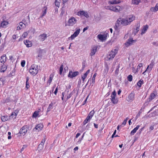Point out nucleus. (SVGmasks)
<instances>
[{
  "instance_id": "obj_51",
  "label": "nucleus",
  "mask_w": 158,
  "mask_h": 158,
  "mask_svg": "<svg viewBox=\"0 0 158 158\" xmlns=\"http://www.w3.org/2000/svg\"><path fill=\"white\" fill-rule=\"evenodd\" d=\"M132 76L131 75H129L128 77V80L129 81H132Z\"/></svg>"
},
{
  "instance_id": "obj_16",
  "label": "nucleus",
  "mask_w": 158,
  "mask_h": 158,
  "mask_svg": "<svg viewBox=\"0 0 158 158\" xmlns=\"http://www.w3.org/2000/svg\"><path fill=\"white\" fill-rule=\"evenodd\" d=\"M27 131V129L24 127H23L20 129L19 133L22 135H24L26 133Z\"/></svg>"
},
{
  "instance_id": "obj_20",
  "label": "nucleus",
  "mask_w": 158,
  "mask_h": 158,
  "mask_svg": "<svg viewBox=\"0 0 158 158\" xmlns=\"http://www.w3.org/2000/svg\"><path fill=\"white\" fill-rule=\"evenodd\" d=\"M151 12H156L158 10V3L156 4L155 7H152L150 9Z\"/></svg>"
},
{
  "instance_id": "obj_13",
  "label": "nucleus",
  "mask_w": 158,
  "mask_h": 158,
  "mask_svg": "<svg viewBox=\"0 0 158 158\" xmlns=\"http://www.w3.org/2000/svg\"><path fill=\"white\" fill-rule=\"evenodd\" d=\"M18 112L19 111L18 110H15L14 112H12L9 117V118H10V119L12 118H15L18 114Z\"/></svg>"
},
{
  "instance_id": "obj_17",
  "label": "nucleus",
  "mask_w": 158,
  "mask_h": 158,
  "mask_svg": "<svg viewBox=\"0 0 158 158\" xmlns=\"http://www.w3.org/2000/svg\"><path fill=\"white\" fill-rule=\"evenodd\" d=\"M126 19L130 24L135 19V16L134 15H130L127 17Z\"/></svg>"
},
{
  "instance_id": "obj_41",
  "label": "nucleus",
  "mask_w": 158,
  "mask_h": 158,
  "mask_svg": "<svg viewBox=\"0 0 158 158\" xmlns=\"http://www.w3.org/2000/svg\"><path fill=\"white\" fill-rule=\"evenodd\" d=\"M61 1L60 0H56L55 2V4L56 6L59 7L60 3Z\"/></svg>"
},
{
  "instance_id": "obj_3",
  "label": "nucleus",
  "mask_w": 158,
  "mask_h": 158,
  "mask_svg": "<svg viewBox=\"0 0 158 158\" xmlns=\"http://www.w3.org/2000/svg\"><path fill=\"white\" fill-rule=\"evenodd\" d=\"M107 9L108 10L117 12L120 11L122 9V8L118 6H107Z\"/></svg>"
},
{
  "instance_id": "obj_2",
  "label": "nucleus",
  "mask_w": 158,
  "mask_h": 158,
  "mask_svg": "<svg viewBox=\"0 0 158 158\" xmlns=\"http://www.w3.org/2000/svg\"><path fill=\"white\" fill-rule=\"evenodd\" d=\"M29 72L31 75L35 76L38 72V66L35 64L32 65L30 68Z\"/></svg>"
},
{
  "instance_id": "obj_6",
  "label": "nucleus",
  "mask_w": 158,
  "mask_h": 158,
  "mask_svg": "<svg viewBox=\"0 0 158 158\" xmlns=\"http://www.w3.org/2000/svg\"><path fill=\"white\" fill-rule=\"evenodd\" d=\"M79 74L78 71L73 72L72 71H69L68 75V77L73 78Z\"/></svg>"
},
{
  "instance_id": "obj_49",
  "label": "nucleus",
  "mask_w": 158,
  "mask_h": 158,
  "mask_svg": "<svg viewBox=\"0 0 158 158\" xmlns=\"http://www.w3.org/2000/svg\"><path fill=\"white\" fill-rule=\"evenodd\" d=\"M28 33L27 32H24L22 35V36L23 37V38H25L26 37Z\"/></svg>"
},
{
  "instance_id": "obj_37",
  "label": "nucleus",
  "mask_w": 158,
  "mask_h": 158,
  "mask_svg": "<svg viewBox=\"0 0 158 158\" xmlns=\"http://www.w3.org/2000/svg\"><path fill=\"white\" fill-rule=\"evenodd\" d=\"M143 66V64L142 63H139L137 67L136 72H138L140 69V68Z\"/></svg>"
},
{
  "instance_id": "obj_39",
  "label": "nucleus",
  "mask_w": 158,
  "mask_h": 158,
  "mask_svg": "<svg viewBox=\"0 0 158 158\" xmlns=\"http://www.w3.org/2000/svg\"><path fill=\"white\" fill-rule=\"evenodd\" d=\"M133 4L135 5H138L140 2V0H132Z\"/></svg>"
},
{
  "instance_id": "obj_28",
  "label": "nucleus",
  "mask_w": 158,
  "mask_h": 158,
  "mask_svg": "<svg viewBox=\"0 0 158 158\" xmlns=\"http://www.w3.org/2000/svg\"><path fill=\"white\" fill-rule=\"evenodd\" d=\"M1 68L0 69V71L1 72H4L6 69V65L3 64H2V65H1Z\"/></svg>"
},
{
  "instance_id": "obj_21",
  "label": "nucleus",
  "mask_w": 158,
  "mask_h": 158,
  "mask_svg": "<svg viewBox=\"0 0 158 158\" xmlns=\"http://www.w3.org/2000/svg\"><path fill=\"white\" fill-rule=\"evenodd\" d=\"M90 71V69L88 70L86 72L81 76V79L82 80L83 82H84L85 79L87 77L88 74L89 73Z\"/></svg>"
},
{
  "instance_id": "obj_52",
  "label": "nucleus",
  "mask_w": 158,
  "mask_h": 158,
  "mask_svg": "<svg viewBox=\"0 0 158 158\" xmlns=\"http://www.w3.org/2000/svg\"><path fill=\"white\" fill-rule=\"evenodd\" d=\"M19 26L22 28V29L25 27H24V26L23 24V22H21L19 23Z\"/></svg>"
},
{
  "instance_id": "obj_31",
  "label": "nucleus",
  "mask_w": 158,
  "mask_h": 158,
  "mask_svg": "<svg viewBox=\"0 0 158 158\" xmlns=\"http://www.w3.org/2000/svg\"><path fill=\"white\" fill-rule=\"evenodd\" d=\"M43 126L42 124H39L37 125L35 127V129L38 131L41 130L43 128Z\"/></svg>"
},
{
  "instance_id": "obj_27",
  "label": "nucleus",
  "mask_w": 158,
  "mask_h": 158,
  "mask_svg": "<svg viewBox=\"0 0 158 158\" xmlns=\"http://www.w3.org/2000/svg\"><path fill=\"white\" fill-rule=\"evenodd\" d=\"M53 75L51 74L49 76V79L47 82V85L48 86L52 82L53 77Z\"/></svg>"
},
{
  "instance_id": "obj_26",
  "label": "nucleus",
  "mask_w": 158,
  "mask_h": 158,
  "mask_svg": "<svg viewBox=\"0 0 158 158\" xmlns=\"http://www.w3.org/2000/svg\"><path fill=\"white\" fill-rule=\"evenodd\" d=\"M8 24L9 23L7 21H4L2 22L1 24V26L3 28L6 27Z\"/></svg>"
},
{
  "instance_id": "obj_8",
  "label": "nucleus",
  "mask_w": 158,
  "mask_h": 158,
  "mask_svg": "<svg viewBox=\"0 0 158 158\" xmlns=\"http://www.w3.org/2000/svg\"><path fill=\"white\" fill-rule=\"evenodd\" d=\"M107 37V35L99 34L98 35L97 37L98 39L102 41L106 40Z\"/></svg>"
},
{
  "instance_id": "obj_32",
  "label": "nucleus",
  "mask_w": 158,
  "mask_h": 158,
  "mask_svg": "<svg viewBox=\"0 0 158 158\" xmlns=\"http://www.w3.org/2000/svg\"><path fill=\"white\" fill-rule=\"evenodd\" d=\"M1 120L3 122H5L7 120H10L9 117H8L6 116H3L1 117Z\"/></svg>"
},
{
  "instance_id": "obj_4",
  "label": "nucleus",
  "mask_w": 158,
  "mask_h": 158,
  "mask_svg": "<svg viewBox=\"0 0 158 158\" xmlns=\"http://www.w3.org/2000/svg\"><path fill=\"white\" fill-rule=\"evenodd\" d=\"M77 21V20L74 17H72L69 19L67 25L69 26H73L76 24Z\"/></svg>"
},
{
  "instance_id": "obj_57",
  "label": "nucleus",
  "mask_w": 158,
  "mask_h": 158,
  "mask_svg": "<svg viewBox=\"0 0 158 158\" xmlns=\"http://www.w3.org/2000/svg\"><path fill=\"white\" fill-rule=\"evenodd\" d=\"M126 120H124L122 123L121 126H122L123 127L126 124Z\"/></svg>"
},
{
  "instance_id": "obj_36",
  "label": "nucleus",
  "mask_w": 158,
  "mask_h": 158,
  "mask_svg": "<svg viewBox=\"0 0 158 158\" xmlns=\"http://www.w3.org/2000/svg\"><path fill=\"white\" fill-rule=\"evenodd\" d=\"M83 13H85V11H79L77 12V15L80 16H82Z\"/></svg>"
},
{
  "instance_id": "obj_48",
  "label": "nucleus",
  "mask_w": 158,
  "mask_h": 158,
  "mask_svg": "<svg viewBox=\"0 0 158 158\" xmlns=\"http://www.w3.org/2000/svg\"><path fill=\"white\" fill-rule=\"evenodd\" d=\"M66 2H64L63 1V6H62V10H64V8H65L66 6Z\"/></svg>"
},
{
  "instance_id": "obj_63",
  "label": "nucleus",
  "mask_w": 158,
  "mask_h": 158,
  "mask_svg": "<svg viewBox=\"0 0 158 158\" xmlns=\"http://www.w3.org/2000/svg\"><path fill=\"white\" fill-rule=\"evenodd\" d=\"M64 92H63L62 94V97L61 98V99H62V100H63L64 99Z\"/></svg>"
},
{
  "instance_id": "obj_5",
  "label": "nucleus",
  "mask_w": 158,
  "mask_h": 158,
  "mask_svg": "<svg viewBox=\"0 0 158 158\" xmlns=\"http://www.w3.org/2000/svg\"><path fill=\"white\" fill-rule=\"evenodd\" d=\"M116 93L114 90L112 92L111 96L110 98V99L111 102L114 104H117L118 102V100L117 98H116Z\"/></svg>"
},
{
  "instance_id": "obj_40",
  "label": "nucleus",
  "mask_w": 158,
  "mask_h": 158,
  "mask_svg": "<svg viewBox=\"0 0 158 158\" xmlns=\"http://www.w3.org/2000/svg\"><path fill=\"white\" fill-rule=\"evenodd\" d=\"M39 111H35L34 112L33 114V117L34 118H36L38 115L39 114Z\"/></svg>"
},
{
  "instance_id": "obj_64",
  "label": "nucleus",
  "mask_w": 158,
  "mask_h": 158,
  "mask_svg": "<svg viewBox=\"0 0 158 158\" xmlns=\"http://www.w3.org/2000/svg\"><path fill=\"white\" fill-rule=\"evenodd\" d=\"M80 135V134L79 133H77L76 136V138H77Z\"/></svg>"
},
{
  "instance_id": "obj_10",
  "label": "nucleus",
  "mask_w": 158,
  "mask_h": 158,
  "mask_svg": "<svg viewBox=\"0 0 158 158\" xmlns=\"http://www.w3.org/2000/svg\"><path fill=\"white\" fill-rule=\"evenodd\" d=\"M46 140V138L44 137L42 139L40 144L38 146V148L40 150H42L44 148V146Z\"/></svg>"
},
{
  "instance_id": "obj_29",
  "label": "nucleus",
  "mask_w": 158,
  "mask_h": 158,
  "mask_svg": "<svg viewBox=\"0 0 158 158\" xmlns=\"http://www.w3.org/2000/svg\"><path fill=\"white\" fill-rule=\"evenodd\" d=\"M29 77H26V87L28 89L29 88L30 86L29 85Z\"/></svg>"
},
{
  "instance_id": "obj_12",
  "label": "nucleus",
  "mask_w": 158,
  "mask_h": 158,
  "mask_svg": "<svg viewBox=\"0 0 158 158\" xmlns=\"http://www.w3.org/2000/svg\"><path fill=\"white\" fill-rule=\"evenodd\" d=\"M135 41L133 40V39L130 38L128 39L127 41L125 43V45L126 46L128 47L129 46L131 45L133 43L135 42Z\"/></svg>"
},
{
  "instance_id": "obj_22",
  "label": "nucleus",
  "mask_w": 158,
  "mask_h": 158,
  "mask_svg": "<svg viewBox=\"0 0 158 158\" xmlns=\"http://www.w3.org/2000/svg\"><path fill=\"white\" fill-rule=\"evenodd\" d=\"M154 65V63L153 62H152L149 65L147 68L146 69V70H148V72L149 73L152 70V68Z\"/></svg>"
},
{
  "instance_id": "obj_25",
  "label": "nucleus",
  "mask_w": 158,
  "mask_h": 158,
  "mask_svg": "<svg viewBox=\"0 0 158 158\" xmlns=\"http://www.w3.org/2000/svg\"><path fill=\"white\" fill-rule=\"evenodd\" d=\"M140 126L137 125L135 128L131 132L130 134L131 135H133L139 129Z\"/></svg>"
},
{
  "instance_id": "obj_47",
  "label": "nucleus",
  "mask_w": 158,
  "mask_h": 158,
  "mask_svg": "<svg viewBox=\"0 0 158 158\" xmlns=\"http://www.w3.org/2000/svg\"><path fill=\"white\" fill-rule=\"evenodd\" d=\"M52 103H50L49 104V106L48 107V108L47 110L48 111H50L51 109H52Z\"/></svg>"
},
{
  "instance_id": "obj_30",
  "label": "nucleus",
  "mask_w": 158,
  "mask_h": 158,
  "mask_svg": "<svg viewBox=\"0 0 158 158\" xmlns=\"http://www.w3.org/2000/svg\"><path fill=\"white\" fill-rule=\"evenodd\" d=\"M47 7L46 6H45L43 8L42 10L43 14L42 15L41 17H42L45 15L47 13Z\"/></svg>"
},
{
  "instance_id": "obj_58",
  "label": "nucleus",
  "mask_w": 158,
  "mask_h": 158,
  "mask_svg": "<svg viewBox=\"0 0 158 158\" xmlns=\"http://www.w3.org/2000/svg\"><path fill=\"white\" fill-rule=\"evenodd\" d=\"M141 112H139L136 115V118H138V117H139L140 116V115L141 114Z\"/></svg>"
},
{
  "instance_id": "obj_14",
  "label": "nucleus",
  "mask_w": 158,
  "mask_h": 158,
  "mask_svg": "<svg viewBox=\"0 0 158 158\" xmlns=\"http://www.w3.org/2000/svg\"><path fill=\"white\" fill-rule=\"evenodd\" d=\"M97 48L98 47L97 46H95L92 48L91 52L89 54L90 56H92L95 54L96 52L97 51Z\"/></svg>"
},
{
  "instance_id": "obj_1",
  "label": "nucleus",
  "mask_w": 158,
  "mask_h": 158,
  "mask_svg": "<svg viewBox=\"0 0 158 158\" xmlns=\"http://www.w3.org/2000/svg\"><path fill=\"white\" fill-rule=\"evenodd\" d=\"M118 48L117 47H115L109 53L107 58L109 60H112L118 52Z\"/></svg>"
},
{
  "instance_id": "obj_45",
  "label": "nucleus",
  "mask_w": 158,
  "mask_h": 158,
  "mask_svg": "<svg viewBox=\"0 0 158 158\" xmlns=\"http://www.w3.org/2000/svg\"><path fill=\"white\" fill-rule=\"evenodd\" d=\"M63 69V65L62 64H61L59 69L60 74H61Z\"/></svg>"
},
{
  "instance_id": "obj_53",
  "label": "nucleus",
  "mask_w": 158,
  "mask_h": 158,
  "mask_svg": "<svg viewBox=\"0 0 158 158\" xmlns=\"http://www.w3.org/2000/svg\"><path fill=\"white\" fill-rule=\"evenodd\" d=\"M25 64V61L24 60L22 61L21 62V65L22 67H24Z\"/></svg>"
},
{
  "instance_id": "obj_11",
  "label": "nucleus",
  "mask_w": 158,
  "mask_h": 158,
  "mask_svg": "<svg viewBox=\"0 0 158 158\" xmlns=\"http://www.w3.org/2000/svg\"><path fill=\"white\" fill-rule=\"evenodd\" d=\"M39 40L40 41L43 42L45 40L47 37V34L44 33L39 36Z\"/></svg>"
},
{
  "instance_id": "obj_35",
  "label": "nucleus",
  "mask_w": 158,
  "mask_h": 158,
  "mask_svg": "<svg viewBox=\"0 0 158 158\" xmlns=\"http://www.w3.org/2000/svg\"><path fill=\"white\" fill-rule=\"evenodd\" d=\"M143 80L141 79L137 83V85L139 87H140L142 85H143Z\"/></svg>"
},
{
  "instance_id": "obj_43",
  "label": "nucleus",
  "mask_w": 158,
  "mask_h": 158,
  "mask_svg": "<svg viewBox=\"0 0 158 158\" xmlns=\"http://www.w3.org/2000/svg\"><path fill=\"white\" fill-rule=\"evenodd\" d=\"M80 30V29H77L74 33L73 34H74V35H75V36L77 37L79 34Z\"/></svg>"
},
{
  "instance_id": "obj_15",
  "label": "nucleus",
  "mask_w": 158,
  "mask_h": 158,
  "mask_svg": "<svg viewBox=\"0 0 158 158\" xmlns=\"http://www.w3.org/2000/svg\"><path fill=\"white\" fill-rule=\"evenodd\" d=\"M6 55H3L0 58V65L4 64L6 61Z\"/></svg>"
},
{
  "instance_id": "obj_23",
  "label": "nucleus",
  "mask_w": 158,
  "mask_h": 158,
  "mask_svg": "<svg viewBox=\"0 0 158 158\" xmlns=\"http://www.w3.org/2000/svg\"><path fill=\"white\" fill-rule=\"evenodd\" d=\"M120 0H113L110 1L108 2V3L110 4H117L120 3Z\"/></svg>"
},
{
  "instance_id": "obj_46",
  "label": "nucleus",
  "mask_w": 158,
  "mask_h": 158,
  "mask_svg": "<svg viewBox=\"0 0 158 158\" xmlns=\"http://www.w3.org/2000/svg\"><path fill=\"white\" fill-rule=\"evenodd\" d=\"M22 22H23V24L24 26V27H26L28 25V23L27 22L25 19H23L22 20Z\"/></svg>"
},
{
  "instance_id": "obj_60",
  "label": "nucleus",
  "mask_w": 158,
  "mask_h": 158,
  "mask_svg": "<svg viewBox=\"0 0 158 158\" xmlns=\"http://www.w3.org/2000/svg\"><path fill=\"white\" fill-rule=\"evenodd\" d=\"M58 91V87H56L55 89V90L54 92V93L55 95H56Z\"/></svg>"
},
{
  "instance_id": "obj_54",
  "label": "nucleus",
  "mask_w": 158,
  "mask_h": 158,
  "mask_svg": "<svg viewBox=\"0 0 158 158\" xmlns=\"http://www.w3.org/2000/svg\"><path fill=\"white\" fill-rule=\"evenodd\" d=\"M72 95V93H70L67 96V98H66V100H68L69 99Z\"/></svg>"
},
{
  "instance_id": "obj_59",
  "label": "nucleus",
  "mask_w": 158,
  "mask_h": 158,
  "mask_svg": "<svg viewBox=\"0 0 158 158\" xmlns=\"http://www.w3.org/2000/svg\"><path fill=\"white\" fill-rule=\"evenodd\" d=\"M154 129V127L153 126H151L149 128V130L150 131L153 130Z\"/></svg>"
},
{
  "instance_id": "obj_18",
  "label": "nucleus",
  "mask_w": 158,
  "mask_h": 158,
  "mask_svg": "<svg viewBox=\"0 0 158 158\" xmlns=\"http://www.w3.org/2000/svg\"><path fill=\"white\" fill-rule=\"evenodd\" d=\"M148 28V25H146L143 26L142 29L141 31V35H143L145 33Z\"/></svg>"
},
{
  "instance_id": "obj_38",
  "label": "nucleus",
  "mask_w": 158,
  "mask_h": 158,
  "mask_svg": "<svg viewBox=\"0 0 158 158\" xmlns=\"http://www.w3.org/2000/svg\"><path fill=\"white\" fill-rule=\"evenodd\" d=\"M91 119L89 118H88V117H87L85 119V120L83 122V124L84 125H85L87 123H88Z\"/></svg>"
},
{
  "instance_id": "obj_62",
  "label": "nucleus",
  "mask_w": 158,
  "mask_h": 158,
  "mask_svg": "<svg viewBox=\"0 0 158 158\" xmlns=\"http://www.w3.org/2000/svg\"><path fill=\"white\" fill-rule=\"evenodd\" d=\"M88 28V27H87L85 28H84L83 29V32H84L86 30H87Z\"/></svg>"
},
{
  "instance_id": "obj_7",
  "label": "nucleus",
  "mask_w": 158,
  "mask_h": 158,
  "mask_svg": "<svg viewBox=\"0 0 158 158\" xmlns=\"http://www.w3.org/2000/svg\"><path fill=\"white\" fill-rule=\"evenodd\" d=\"M140 26L139 23H138L136 24L135 28H134L132 29V35H135L138 33L139 31Z\"/></svg>"
},
{
  "instance_id": "obj_34",
  "label": "nucleus",
  "mask_w": 158,
  "mask_h": 158,
  "mask_svg": "<svg viewBox=\"0 0 158 158\" xmlns=\"http://www.w3.org/2000/svg\"><path fill=\"white\" fill-rule=\"evenodd\" d=\"M156 96V93L155 92H153L152 93H151L150 96V99L151 100H152L154 99Z\"/></svg>"
},
{
  "instance_id": "obj_24",
  "label": "nucleus",
  "mask_w": 158,
  "mask_h": 158,
  "mask_svg": "<svg viewBox=\"0 0 158 158\" xmlns=\"http://www.w3.org/2000/svg\"><path fill=\"white\" fill-rule=\"evenodd\" d=\"M24 43L28 48L31 47L32 46V43L29 40H26L24 41Z\"/></svg>"
},
{
  "instance_id": "obj_9",
  "label": "nucleus",
  "mask_w": 158,
  "mask_h": 158,
  "mask_svg": "<svg viewBox=\"0 0 158 158\" xmlns=\"http://www.w3.org/2000/svg\"><path fill=\"white\" fill-rule=\"evenodd\" d=\"M135 94L131 92L127 98V100L128 102H131L134 99Z\"/></svg>"
},
{
  "instance_id": "obj_42",
  "label": "nucleus",
  "mask_w": 158,
  "mask_h": 158,
  "mask_svg": "<svg viewBox=\"0 0 158 158\" xmlns=\"http://www.w3.org/2000/svg\"><path fill=\"white\" fill-rule=\"evenodd\" d=\"M80 30V29H77L74 33L73 34H74V35H75V36L77 37L79 34Z\"/></svg>"
},
{
  "instance_id": "obj_33",
  "label": "nucleus",
  "mask_w": 158,
  "mask_h": 158,
  "mask_svg": "<svg viewBox=\"0 0 158 158\" xmlns=\"http://www.w3.org/2000/svg\"><path fill=\"white\" fill-rule=\"evenodd\" d=\"M95 112L94 110H92L89 113V114H88V115L87 116V117H88V118H89L91 119L92 118V117L93 116Z\"/></svg>"
},
{
  "instance_id": "obj_44",
  "label": "nucleus",
  "mask_w": 158,
  "mask_h": 158,
  "mask_svg": "<svg viewBox=\"0 0 158 158\" xmlns=\"http://www.w3.org/2000/svg\"><path fill=\"white\" fill-rule=\"evenodd\" d=\"M96 75H97V73H95L94 75L92 77V83L93 84H94L95 82V77L96 76Z\"/></svg>"
},
{
  "instance_id": "obj_61",
  "label": "nucleus",
  "mask_w": 158,
  "mask_h": 158,
  "mask_svg": "<svg viewBox=\"0 0 158 158\" xmlns=\"http://www.w3.org/2000/svg\"><path fill=\"white\" fill-rule=\"evenodd\" d=\"M12 38L14 40H16V35H13L12 36Z\"/></svg>"
},
{
  "instance_id": "obj_50",
  "label": "nucleus",
  "mask_w": 158,
  "mask_h": 158,
  "mask_svg": "<svg viewBox=\"0 0 158 158\" xmlns=\"http://www.w3.org/2000/svg\"><path fill=\"white\" fill-rule=\"evenodd\" d=\"M83 16H84L87 18H88L89 17V15L86 11H85V13H83Z\"/></svg>"
},
{
  "instance_id": "obj_55",
  "label": "nucleus",
  "mask_w": 158,
  "mask_h": 158,
  "mask_svg": "<svg viewBox=\"0 0 158 158\" xmlns=\"http://www.w3.org/2000/svg\"><path fill=\"white\" fill-rule=\"evenodd\" d=\"M76 37L75 36V35H74V34H73L71 35V36L69 37V38H70L71 40H73Z\"/></svg>"
},
{
  "instance_id": "obj_56",
  "label": "nucleus",
  "mask_w": 158,
  "mask_h": 158,
  "mask_svg": "<svg viewBox=\"0 0 158 158\" xmlns=\"http://www.w3.org/2000/svg\"><path fill=\"white\" fill-rule=\"evenodd\" d=\"M27 145H23V147L22 148H21V152L22 151H23L25 148H27Z\"/></svg>"
},
{
  "instance_id": "obj_19",
  "label": "nucleus",
  "mask_w": 158,
  "mask_h": 158,
  "mask_svg": "<svg viewBox=\"0 0 158 158\" xmlns=\"http://www.w3.org/2000/svg\"><path fill=\"white\" fill-rule=\"evenodd\" d=\"M121 23L122 25L125 26L130 24L126 18L122 19L121 20Z\"/></svg>"
}]
</instances>
